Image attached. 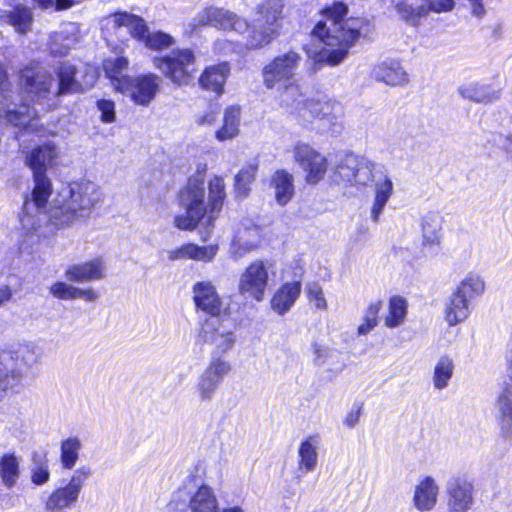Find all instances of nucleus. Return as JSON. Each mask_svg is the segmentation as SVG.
I'll return each mask as SVG.
<instances>
[{
	"label": "nucleus",
	"mask_w": 512,
	"mask_h": 512,
	"mask_svg": "<svg viewBox=\"0 0 512 512\" xmlns=\"http://www.w3.org/2000/svg\"><path fill=\"white\" fill-rule=\"evenodd\" d=\"M208 197L205 201L203 181L189 180L177 193L178 204L184 208V214L174 217V226L182 231H194L200 225V239L207 242L211 238L216 220L220 217L227 199L224 177L213 175L208 183Z\"/></svg>",
	"instance_id": "1"
},
{
	"label": "nucleus",
	"mask_w": 512,
	"mask_h": 512,
	"mask_svg": "<svg viewBox=\"0 0 512 512\" xmlns=\"http://www.w3.org/2000/svg\"><path fill=\"white\" fill-rule=\"evenodd\" d=\"M319 14V20L310 32L313 41L320 45L315 59L328 66L340 64L348 55L352 44V30L344 31L343 23L348 14V6L341 1L325 5Z\"/></svg>",
	"instance_id": "2"
},
{
	"label": "nucleus",
	"mask_w": 512,
	"mask_h": 512,
	"mask_svg": "<svg viewBox=\"0 0 512 512\" xmlns=\"http://www.w3.org/2000/svg\"><path fill=\"white\" fill-rule=\"evenodd\" d=\"M99 201L95 187L90 183H77L68 195L50 207L48 223L56 229H64L88 219Z\"/></svg>",
	"instance_id": "3"
},
{
	"label": "nucleus",
	"mask_w": 512,
	"mask_h": 512,
	"mask_svg": "<svg viewBox=\"0 0 512 512\" xmlns=\"http://www.w3.org/2000/svg\"><path fill=\"white\" fill-rule=\"evenodd\" d=\"M152 64L175 87H188L195 83L198 60L190 47H177L154 56Z\"/></svg>",
	"instance_id": "4"
},
{
	"label": "nucleus",
	"mask_w": 512,
	"mask_h": 512,
	"mask_svg": "<svg viewBox=\"0 0 512 512\" xmlns=\"http://www.w3.org/2000/svg\"><path fill=\"white\" fill-rule=\"evenodd\" d=\"M291 152L293 161L304 174L307 185L316 186L325 179L330 165L325 155L303 141L295 142Z\"/></svg>",
	"instance_id": "5"
},
{
	"label": "nucleus",
	"mask_w": 512,
	"mask_h": 512,
	"mask_svg": "<svg viewBox=\"0 0 512 512\" xmlns=\"http://www.w3.org/2000/svg\"><path fill=\"white\" fill-rule=\"evenodd\" d=\"M300 61V54L293 50H289L272 58L264 65L261 71L265 88L272 90L278 86L295 81V70Z\"/></svg>",
	"instance_id": "6"
},
{
	"label": "nucleus",
	"mask_w": 512,
	"mask_h": 512,
	"mask_svg": "<svg viewBox=\"0 0 512 512\" xmlns=\"http://www.w3.org/2000/svg\"><path fill=\"white\" fill-rule=\"evenodd\" d=\"M118 93L128 97L137 106L148 107L161 89V78L153 72L130 76Z\"/></svg>",
	"instance_id": "7"
},
{
	"label": "nucleus",
	"mask_w": 512,
	"mask_h": 512,
	"mask_svg": "<svg viewBox=\"0 0 512 512\" xmlns=\"http://www.w3.org/2000/svg\"><path fill=\"white\" fill-rule=\"evenodd\" d=\"M269 274L264 260L256 259L243 271L238 283V292L246 299L261 302L265 298Z\"/></svg>",
	"instance_id": "8"
},
{
	"label": "nucleus",
	"mask_w": 512,
	"mask_h": 512,
	"mask_svg": "<svg viewBox=\"0 0 512 512\" xmlns=\"http://www.w3.org/2000/svg\"><path fill=\"white\" fill-rule=\"evenodd\" d=\"M90 473L88 467L78 468L65 486L58 487L49 494L45 501V509L54 512L73 506Z\"/></svg>",
	"instance_id": "9"
},
{
	"label": "nucleus",
	"mask_w": 512,
	"mask_h": 512,
	"mask_svg": "<svg viewBox=\"0 0 512 512\" xmlns=\"http://www.w3.org/2000/svg\"><path fill=\"white\" fill-rule=\"evenodd\" d=\"M193 303L197 311L210 318L221 319L228 314V307L224 306L223 299L212 281H198L192 286Z\"/></svg>",
	"instance_id": "10"
},
{
	"label": "nucleus",
	"mask_w": 512,
	"mask_h": 512,
	"mask_svg": "<svg viewBox=\"0 0 512 512\" xmlns=\"http://www.w3.org/2000/svg\"><path fill=\"white\" fill-rule=\"evenodd\" d=\"M230 75L231 64L228 61L207 65L196 76L198 88L218 99L225 94Z\"/></svg>",
	"instance_id": "11"
},
{
	"label": "nucleus",
	"mask_w": 512,
	"mask_h": 512,
	"mask_svg": "<svg viewBox=\"0 0 512 512\" xmlns=\"http://www.w3.org/2000/svg\"><path fill=\"white\" fill-rule=\"evenodd\" d=\"M447 511L469 512L474 505V485L465 476H455L446 484Z\"/></svg>",
	"instance_id": "12"
},
{
	"label": "nucleus",
	"mask_w": 512,
	"mask_h": 512,
	"mask_svg": "<svg viewBox=\"0 0 512 512\" xmlns=\"http://www.w3.org/2000/svg\"><path fill=\"white\" fill-rule=\"evenodd\" d=\"M65 278L73 283L99 281L106 276V265L102 257H94L85 262L69 265L64 273Z\"/></svg>",
	"instance_id": "13"
},
{
	"label": "nucleus",
	"mask_w": 512,
	"mask_h": 512,
	"mask_svg": "<svg viewBox=\"0 0 512 512\" xmlns=\"http://www.w3.org/2000/svg\"><path fill=\"white\" fill-rule=\"evenodd\" d=\"M51 81L37 67L26 65L18 72L19 90L32 97L46 95L50 91Z\"/></svg>",
	"instance_id": "14"
},
{
	"label": "nucleus",
	"mask_w": 512,
	"mask_h": 512,
	"mask_svg": "<svg viewBox=\"0 0 512 512\" xmlns=\"http://www.w3.org/2000/svg\"><path fill=\"white\" fill-rule=\"evenodd\" d=\"M440 486L432 476L420 478L414 486L412 504L418 512H430L438 503Z\"/></svg>",
	"instance_id": "15"
},
{
	"label": "nucleus",
	"mask_w": 512,
	"mask_h": 512,
	"mask_svg": "<svg viewBox=\"0 0 512 512\" xmlns=\"http://www.w3.org/2000/svg\"><path fill=\"white\" fill-rule=\"evenodd\" d=\"M58 153L53 143L46 142L33 147L25 157V164L32 176H48L49 168L56 165Z\"/></svg>",
	"instance_id": "16"
},
{
	"label": "nucleus",
	"mask_w": 512,
	"mask_h": 512,
	"mask_svg": "<svg viewBox=\"0 0 512 512\" xmlns=\"http://www.w3.org/2000/svg\"><path fill=\"white\" fill-rule=\"evenodd\" d=\"M275 97L278 108L289 115H294L303 107H307L313 101L306 99L301 85L295 80L284 85L278 86Z\"/></svg>",
	"instance_id": "17"
},
{
	"label": "nucleus",
	"mask_w": 512,
	"mask_h": 512,
	"mask_svg": "<svg viewBox=\"0 0 512 512\" xmlns=\"http://www.w3.org/2000/svg\"><path fill=\"white\" fill-rule=\"evenodd\" d=\"M244 32H246L244 45L248 51L264 49L281 35L277 28L270 27L257 20L247 21V26L243 29Z\"/></svg>",
	"instance_id": "18"
},
{
	"label": "nucleus",
	"mask_w": 512,
	"mask_h": 512,
	"mask_svg": "<svg viewBox=\"0 0 512 512\" xmlns=\"http://www.w3.org/2000/svg\"><path fill=\"white\" fill-rule=\"evenodd\" d=\"M372 77L390 87H404L409 81V74L397 60H385L374 65Z\"/></svg>",
	"instance_id": "19"
},
{
	"label": "nucleus",
	"mask_w": 512,
	"mask_h": 512,
	"mask_svg": "<svg viewBox=\"0 0 512 512\" xmlns=\"http://www.w3.org/2000/svg\"><path fill=\"white\" fill-rule=\"evenodd\" d=\"M301 292L300 279L282 283L270 298V308L280 316L285 315L299 299Z\"/></svg>",
	"instance_id": "20"
},
{
	"label": "nucleus",
	"mask_w": 512,
	"mask_h": 512,
	"mask_svg": "<svg viewBox=\"0 0 512 512\" xmlns=\"http://www.w3.org/2000/svg\"><path fill=\"white\" fill-rule=\"evenodd\" d=\"M54 73L57 80V89L55 92L57 97L84 92L82 83L77 79L78 68L76 65L68 61L61 62L55 68Z\"/></svg>",
	"instance_id": "21"
},
{
	"label": "nucleus",
	"mask_w": 512,
	"mask_h": 512,
	"mask_svg": "<svg viewBox=\"0 0 512 512\" xmlns=\"http://www.w3.org/2000/svg\"><path fill=\"white\" fill-rule=\"evenodd\" d=\"M218 250V244L199 246L195 243H184L181 246L170 250L168 258L171 261L193 260L208 263L215 258Z\"/></svg>",
	"instance_id": "22"
},
{
	"label": "nucleus",
	"mask_w": 512,
	"mask_h": 512,
	"mask_svg": "<svg viewBox=\"0 0 512 512\" xmlns=\"http://www.w3.org/2000/svg\"><path fill=\"white\" fill-rule=\"evenodd\" d=\"M457 91L462 98L478 104H488L500 97V89L480 81L464 82Z\"/></svg>",
	"instance_id": "23"
},
{
	"label": "nucleus",
	"mask_w": 512,
	"mask_h": 512,
	"mask_svg": "<svg viewBox=\"0 0 512 512\" xmlns=\"http://www.w3.org/2000/svg\"><path fill=\"white\" fill-rule=\"evenodd\" d=\"M206 20L211 26L224 30L243 33L247 20L234 12L223 8H209L206 10Z\"/></svg>",
	"instance_id": "24"
},
{
	"label": "nucleus",
	"mask_w": 512,
	"mask_h": 512,
	"mask_svg": "<svg viewBox=\"0 0 512 512\" xmlns=\"http://www.w3.org/2000/svg\"><path fill=\"white\" fill-rule=\"evenodd\" d=\"M494 409L500 429V437L504 440L512 439V392L503 390L497 397Z\"/></svg>",
	"instance_id": "25"
},
{
	"label": "nucleus",
	"mask_w": 512,
	"mask_h": 512,
	"mask_svg": "<svg viewBox=\"0 0 512 512\" xmlns=\"http://www.w3.org/2000/svg\"><path fill=\"white\" fill-rule=\"evenodd\" d=\"M241 107L231 104L225 107L221 126L215 131L214 137L219 142L236 138L240 133Z\"/></svg>",
	"instance_id": "26"
},
{
	"label": "nucleus",
	"mask_w": 512,
	"mask_h": 512,
	"mask_svg": "<svg viewBox=\"0 0 512 512\" xmlns=\"http://www.w3.org/2000/svg\"><path fill=\"white\" fill-rule=\"evenodd\" d=\"M284 0H263L255 7L258 22L282 30V21L285 18Z\"/></svg>",
	"instance_id": "27"
},
{
	"label": "nucleus",
	"mask_w": 512,
	"mask_h": 512,
	"mask_svg": "<svg viewBox=\"0 0 512 512\" xmlns=\"http://www.w3.org/2000/svg\"><path fill=\"white\" fill-rule=\"evenodd\" d=\"M276 202L285 206L295 195L294 177L286 169H277L270 178Z\"/></svg>",
	"instance_id": "28"
},
{
	"label": "nucleus",
	"mask_w": 512,
	"mask_h": 512,
	"mask_svg": "<svg viewBox=\"0 0 512 512\" xmlns=\"http://www.w3.org/2000/svg\"><path fill=\"white\" fill-rule=\"evenodd\" d=\"M129 68V60L127 57L120 55L117 57L105 58L102 61V70L105 77L110 81L115 92L123 87L125 80L131 75L124 74Z\"/></svg>",
	"instance_id": "29"
},
{
	"label": "nucleus",
	"mask_w": 512,
	"mask_h": 512,
	"mask_svg": "<svg viewBox=\"0 0 512 512\" xmlns=\"http://www.w3.org/2000/svg\"><path fill=\"white\" fill-rule=\"evenodd\" d=\"M394 191L393 183L389 177H384L375 184L373 201L369 207V219L372 223L377 224L383 213L388 201Z\"/></svg>",
	"instance_id": "30"
},
{
	"label": "nucleus",
	"mask_w": 512,
	"mask_h": 512,
	"mask_svg": "<svg viewBox=\"0 0 512 512\" xmlns=\"http://www.w3.org/2000/svg\"><path fill=\"white\" fill-rule=\"evenodd\" d=\"M421 234L424 246H439L442 240V217L429 211L420 218Z\"/></svg>",
	"instance_id": "31"
},
{
	"label": "nucleus",
	"mask_w": 512,
	"mask_h": 512,
	"mask_svg": "<svg viewBox=\"0 0 512 512\" xmlns=\"http://www.w3.org/2000/svg\"><path fill=\"white\" fill-rule=\"evenodd\" d=\"M112 17L115 28L126 27L130 36L139 42L149 29L147 23L141 16L127 11L115 12Z\"/></svg>",
	"instance_id": "32"
},
{
	"label": "nucleus",
	"mask_w": 512,
	"mask_h": 512,
	"mask_svg": "<svg viewBox=\"0 0 512 512\" xmlns=\"http://www.w3.org/2000/svg\"><path fill=\"white\" fill-rule=\"evenodd\" d=\"M191 512H218L219 505L212 488L206 484L200 485L189 500Z\"/></svg>",
	"instance_id": "33"
},
{
	"label": "nucleus",
	"mask_w": 512,
	"mask_h": 512,
	"mask_svg": "<svg viewBox=\"0 0 512 512\" xmlns=\"http://www.w3.org/2000/svg\"><path fill=\"white\" fill-rule=\"evenodd\" d=\"M470 315V302L453 292L445 308V320L450 326L465 321Z\"/></svg>",
	"instance_id": "34"
},
{
	"label": "nucleus",
	"mask_w": 512,
	"mask_h": 512,
	"mask_svg": "<svg viewBox=\"0 0 512 512\" xmlns=\"http://www.w3.org/2000/svg\"><path fill=\"white\" fill-rule=\"evenodd\" d=\"M395 9L404 21L413 25L429 13L427 3H424V0H401L396 3Z\"/></svg>",
	"instance_id": "35"
},
{
	"label": "nucleus",
	"mask_w": 512,
	"mask_h": 512,
	"mask_svg": "<svg viewBox=\"0 0 512 512\" xmlns=\"http://www.w3.org/2000/svg\"><path fill=\"white\" fill-rule=\"evenodd\" d=\"M20 477L19 459L15 453H4L0 457V479L3 485L11 489Z\"/></svg>",
	"instance_id": "36"
},
{
	"label": "nucleus",
	"mask_w": 512,
	"mask_h": 512,
	"mask_svg": "<svg viewBox=\"0 0 512 512\" xmlns=\"http://www.w3.org/2000/svg\"><path fill=\"white\" fill-rule=\"evenodd\" d=\"M408 302L402 296H393L389 299L388 311L384 317V325L387 328H396L402 325L407 316Z\"/></svg>",
	"instance_id": "37"
},
{
	"label": "nucleus",
	"mask_w": 512,
	"mask_h": 512,
	"mask_svg": "<svg viewBox=\"0 0 512 512\" xmlns=\"http://www.w3.org/2000/svg\"><path fill=\"white\" fill-rule=\"evenodd\" d=\"M258 167L255 164L244 166L234 177V195L238 200L245 199L251 191V184L256 179Z\"/></svg>",
	"instance_id": "38"
},
{
	"label": "nucleus",
	"mask_w": 512,
	"mask_h": 512,
	"mask_svg": "<svg viewBox=\"0 0 512 512\" xmlns=\"http://www.w3.org/2000/svg\"><path fill=\"white\" fill-rule=\"evenodd\" d=\"M485 287V281L481 275L469 273L461 280L454 292L471 302L484 293Z\"/></svg>",
	"instance_id": "39"
},
{
	"label": "nucleus",
	"mask_w": 512,
	"mask_h": 512,
	"mask_svg": "<svg viewBox=\"0 0 512 512\" xmlns=\"http://www.w3.org/2000/svg\"><path fill=\"white\" fill-rule=\"evenodd\" d=\"M317 436L311 435L304 439L299 446L298 455V468L302 472H310L314 470L317 464L316 452Z\"/></svg>",
	"instance_id": "40"
},
{
	"label": "nucleus",
	"mask_w": 512,
	"mask_h": 512,
	"mask_svg": "<svg viewBox=\"0 0 512 512\" xmlns=\"http://www.w3.org/2000/svg\"><path fill=\"white\" fill-rule=\"evenodd\" d=\"M8 23L12 25L15 30L25 35L31 30L33 23V15L31 10L22 4H16L7 14Z\"/></svg>",
	"instance_id": "41"
},
{
	"label": "nucleus",
	"mask_w": 512,
	"mask_h": 512,
	"mask_svg": "<svg viewBox=\"0 0 512 512\" xmlns=\"http://www.w3.org/2000/svg\"><path fill=\"white\" fill-rule=\"evenodd\" d=\"M34 186L31 191V201L38 209L47 206L50 197L53 194V184L48 176H32Z\"/></svg>",
	"instance_id": "42"
},
{
	"label": "nucleus",
	"mask_w": 512,
	"mask_h": 512,
	"mask_svg": "<svg viewBox=\"0 0 512 512\" xmlns=\"http://www.w3.org/2000/svg\"><path fill=\"white\" fill-rule=\"evenodd\" d=\"M454 369V360L450 356L443 355L439 357L434 366L432 376L433 385L437 390H442L448 386L453 376Z\"/></svg>",
	"instance_id": "43"
},
{
	"label": "nucleus",
	"mask_w": 512,
	"mask_h": 512,
	"mask_svg": "<svg viewBox=\"0 0 512 512\" xmlns=\"http://www.w3.org/2000/svg\"><path fill=\"white\" fill-rule=\"evenodd\" d=\"M6 122L18 128L21 132H27L31 128V107L29 104L22 103L19 109H7L4 112Z\"/></svg>",
	"instance_id": "44"
},
{
	"label": "nucleus",
	"mask_w": 512,
	"mask_h": 512,
	"mask_svg": "<svg viewBox=\"0 0 512 512\" xmlns=\"http://www.w3.org/2000/svg\"><path fill=\"white\" fill-rule=\"evenodd\" d=\"M82 447L81 441L78 437H69L61 442L60 446V460L64 469H72L78 458L79 451Z\"/></svg>",
	"instance_id": "45"
},
{
	"label": "nucleus",
	"mask_w": 512,
	"mask_h": 512,
	"mask_svg": "<svg viewBox=\"0 0 512 512\" xmlns=\"http://www.w3.org/2000/svg\"><path fill=\"white\" fill-rule=\"evenodd\" d=\"M140 42H142L145 47L150 50L162 51L172 47L175 43V39L166 32H150L148 29Z\"/></svg>",
	"instance_id": "46"
},
{
	"label": "nucleus",
	"mask_w": 512,
	"mask_h": 512,
	"mask_svg": "<svg viewBox=\"0 0 512 512\" xmlns=\"http://www.w3.org/2000/svg\"><path fill=\"white\" fill-rule=\"evenodd\" d=\"M382 308V301L371 302L364 311L363 321L357 328L359 335H366L378 325V315Z\"/></svg>",
	"instance_id": "47"
},
{
	"label": "nucleus",
	"mask_w": 512,
	"mask_h": 512,
	"mask_svg": "<svg viewBox=\"0 0 512 512\" xmlns=\"http://www.w3.org/2000/svg\"><path fill=\"white\" fill-rule=\"evenodd\" d=\"M374 164L364 158L356 160V167H354V184L366 186L373 179Z\"/></svg>",
	"instance_id": "48"
},
{
	"label": "nucleus",
	"mask_w": 512,
	"mask_h": 512,
	"mask_svg": "<svg viewBox=\"0 0 512 512\" xmlns=\"http://www.w3.org/2000/svg\"><path fill=\"white\" fill-rule=\"evenodd\" d=\"M34 466L31 470V482L34 485L41 486L47 483L50 479L49 461L46 457L33 459Z\"/></svg>",
	"instance_id": "49"
},
{
	"label": "nucleus",
	"mask_w": 512,
	"mask_h": 512,
	"mask_svg": "<svg viewBox=\"0 0 512 512\" xmlns=\"http://www.w3.org/2000/svg\"><path fill=\"white\" fill-rule=\"evenodd\" d=\"M305 294L309 303L313 304L317 310H327L328 303L324 296L323 288L317 282L309 283L305 288Z\"/></svg>",
	"instance_id": "50"
},
{
	"label": "nucleus",
	"mask_w": 512,
	"mask_h": 512,
	"mask_svg": "<svg viewBox=\"0 0 512 512\" xmlns=\"http://www.w3.org/2000/svg\"><path fill=\"white\" fill-rule=\"evenodd\" d=\"M97 110L100 112L99 119L104 124H111L116 121V103L112 99L101 98L95 103Z\"/></svg>",
	"instance_id": "51"
},
{
	"label": "nucleus",
	"mask_w": 512,
	"mask_h": 512,
	"mask_svg": "<svg viewBox=\"0 0 512 512\" xmlns=\"http://www.w3.org/2000/svg\"><path fill=\"white\" fill-rule=\"evenodd\" d=\"M230 371V364L219 357L213 358L205 369L204 373L219 383L223 381L224 376Z\"/></svg>",
	"instance_id": "52"
},
{
	"label": "nucleus",
	"mask_w": 512,
	"mask_h": 512,
	"mask_svg": "<svg viewBox=\"0 0 512 512\" xmlns=\"http://www.w3.org/2000/svg\"><path fill=\"white\" fill-rule=\"evenodd\" d=\"M77 287L71 286L62 281H56L49 287V291L53 297L59 300H74L76 299Z\"/></svg>",
	"instance_id": "53"
},
{
	"label": "nucleus",
	"mask_w": 512,
	"mask_h": 512,
	"mask_svg": "<svg viewBox=\"0 0 512 512\" xmlns=\"http://www.w3.org/2000/svg\"><path fill=\"white\" fill-rule=\"evenodd\" d=\"M219 341L215 343V349L213 351L214 356H219L231 350L235 344V337L233 332L227 331L218 334Z\"/></svg>",
	"instance_id": "54"
},
{
	"label": "nucleus",
	"mask_w": 512,
	"mask_h": 512,
	"mask_svg": "<svg viewBox=\"0 0 512 512\" xmlns=\"http://www.w3.org/2000/svg\"><path fill=\"white\" fill-rule=\"evenodd\" d=\"M373 25L368 19H357L354 21V42L361 38L371 39L373 35Z\"/></svg>",
	"instance_id": "55"
},
{
	"label": "nucleus",
	"mask_w": 512,
	"mask_h": 512,
	"mask_svg": "<svg viewBox=\"0 0 512 512\" xmlns=\"http://www.w3.org/2000/svg\"><path fill=\"white\" fill-rule=\"evenodd\" d=\"M220 108V104L216 102L211 103L207 110L197 119V124L207 126L214 125L218 120Z\"/></svg>",
	"instance_id": "56"
},
{
	"label": "nucleus",
	"mask_w": 512,
	"mask_h": 512,
	"mask_svg": "<svg viewBox=\"0 0 512 512\" xmlns=\"http://www.w3.org/2000/svg\"><path fill=\"white\" fill-rule=\"evenodd\" d=\"M220 383L209 377L207 374H203L199 382V393L203 399H210L213 392Z\"/></svg>",
	"instance_id": "57"
},
{
	"label": "nucleus",
	"mask_w": 512,
	"mask_h": 512,
	"mask_svg": "<svg viewBox=\"0 0 512 512\" xmlns=\"http://www.w3.org/2000/svg\"><path fill=\"white\" fill-rule=\"evenodd\" d=\"M18 378L19 374L15 371H8L0 367V391L5 392L15 386Z\"/></svg>",
	"instance_id": "58"
},
{
	"label": "nucleus",
	"mask_w": 512,
	"mask_h": 512,
	"mask_svg": "<svg viewBox=\"0 0 512 512\" xmlns=\"http://www.w3.org/2000/svg\"><path fill=\"white\" fill-rule=\"evenodd\" d=\"M427 3L429 12L443 13L451 11L454 7V0H424Z\"/></svg>",
	"instance_id": "59"
},
{
	"label": "nucleus",
	"mask_w": 512,
	"mask_h": 512,
	"mask_svg": "<svg viewBox=\"0 0 512 512\" xmlns=\"http://www.w3.org/2000/svg\"><path fill=\"white\" fill-rule=\"evenodd\" d=\"M12 88V83L9 79L7 68L3 63H0V98L4 97L7 92Z\"/></svg>",
	"instance_id": "60"
},
{
	"label": "nucleus",
	"mask_w": 512,
	"mask_h": 512,
	"mask_svg": "<svg viewBox=\"0 0 512 512\" xmlns=\"http://www.w3.org/2000/svg\"><path fill=\"white\" fill-rule=\"evenodd\" d=\"M493 143L500 148L504 149L509 155L512 156V137L504 135H496L493 137Z\"/></svg>",
	"instance_id": "61"
},
{
	"label": "nucleus",
	"mask_w": 512,
	"mask_h": 512,
	"mask_svg": "<svg viewBox=\"0 0 512 512\" xmlns=\"http://www.w3.org/2000/svg\"><path fill=\"white\" fill-rule=\"evenodd\" d=\"M83 298L86 301L92 302L98 298L97 292L93 288H78L76 290V299Z\"/></svg>",
	"instance_id": "62"
},
{
	"label": "nucleus",
	"mask_w": 512,
	"mask_h": 512,
	"mask_svg": "<svg viewBox=\"0 0 512 512\" xmlns=\"http://www.w3.org/2000/svg\"><path fill=\"white\" fill-rule=\"evenodd\" d=\"M13 291L10 286H0V307L12 299Z\"/></svg>",
	"instance_id": "63"
},
{
	"label": "nucleus",
	"mask_w": 512,
	"mask_h": 512,
	"mask_svg": "<svg viewBox=\"0 0 512 512\" xmlns=\"http://www.w3.org/2000/svg\"><path fill=\"white\" fill-rule=\"evenodd\" d=\"M349 167L339 164L336 166L334 171L335 181L343 180L345 177H349Z\"/></svg>",
	"instance_id": "64"
}]
</instances>
